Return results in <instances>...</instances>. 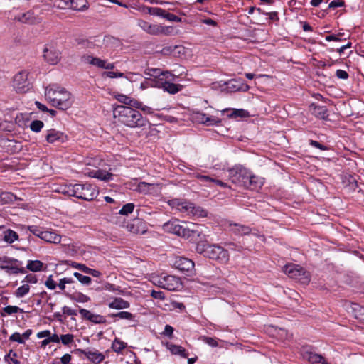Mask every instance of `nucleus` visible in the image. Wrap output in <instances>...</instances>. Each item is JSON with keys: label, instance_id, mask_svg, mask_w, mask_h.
I'll use <instances>...</instances> for the list:
<instances>
[{"label": "nucleus", "instance_id": "nucleus-1", "mask_svg": "<svg viewBox=\"0 0 364 364\" xmlns=\"http://www.w3.org/2000/svg\"><path fill=\"white\" fill-rule=\"evenodd\" d=\"M113 117L119 124L132 129L143 128L148 119L134 107L113 105Z\"/></svg>", "mask_w": 364, "mask_h": 364}, {"label": "nucleus", "instance_id": "nucleus-2", "mask_svg": "<svg viewBox=\"0 0 364 364\" xmlns=\"http://www.w3.org/2000/svg\"><path fill=\"white\" fill-rule=\"evenodd\" d=\"M45 97L53 107L63 110L68 109L73 103L71 94L56 85H50L46 88Z\"/></svg>", "mask_w": 364, "mask_h": 364}, {"label": "nucleus", "instance_id": "nucleus-3", "mask_svg": "<svg viewBox=\"0 0 364 364\" xmlns=\"http://www.w3.org/2000/svg\"><path fill=\"white\" fill-rule=\"evenodd\" d=\"M196 250L198 253L219 264H227L230 260L228 251L218 244L199 242L196 245Z\"/></svg>", "mask_w": 364, "mask_h": 364}, {"label": "nucleus", "instance_id": "nucleus-4", "mask_svg": "<svg viewBox=\"0 0 364 364\" xmlns=\"http://www.w3.org/2000/svg\"><path fill=\"white\" fill-rule=\"evenodd\" d=\"M149 280L154 285L169 291H175L181 287L180 278L164 272L150 274L149 275Z\"/></svg>", "mask_w": 364, "mask_h": 364}, {"label": "nucleus", "instance_id": "nucleus-5", "mask_svg": "<svg viewBox=\"0 0 364 364\" xmlns=\"http://www.w3.org/2000/svg\"><path fill=\"white\" fill-rule=\"evenodd\" d=\"M144 74L150 77L151 87L163 88L168 81H175L176 76L170 71H162L159 68H149L145 70Z\"/></svg>", "mask_w": 364, "mask_h": 364}, {"label": "nucleus", "instance_id": "nucleus-6", "mask_svg": "<svg viewBox=\"0 0 364 364\" xmlns=\"http://www.w3.org/2000/svg\"><path fill=\"white\" fill-rule=\"evenodd\" d=\"M163 229L165 232L173 233L183 237L189 238L193 236L196 233L199 235L197 230H190L189 228H185L183 225L180 224L178 220H170L163 225Z\"/></svg>", "mask_w": 364, "mask_h": 364}, {"label": "nucleus", "instance_id": "nucleus-7", "mask_svg": "<svg viewBox=\"0 0 364 364\" xmlns=\"http://www.w3.org/2000/svg\"><path fill=\"white\" fill-rule=\"evenodd\" d=\"M28 75V71L23 70L14 76L12 86L17 92L26 93L31 89L32 85Z\"/></svg>", "mask_w": 364, "mask_h": 364}, {"label": "nucleus", "instance_id": "nucleus-8", "mask_svg": "<svg viewBox=\"0 0 364 364\" xmlns=\"http://www.w3.org/2000/svg\"><path fill=\"white\" fill-rule=\"evenodd\" d=\"M250 172L248 169L242 166H235L228 170V176L233 183L245 186L247 178H250Z\"/></svg>", "mask_w": 364, "mask_h": 364}, {"label": "nucleus", "instance_id": "nucleus-9", "mask_svg": "<svg viewBox=\"0 0 364 364\" xmlns=\"http://www.w3.org/2000/svg\"><path fill=\"white\" fill-rule=\"evenodd\" d=\"M284 272L289 277L302 284H308L310 281L309 274L299 265L290 264L284 266Z\"/></svg>", "mask_w": 364, "mask_h": 364}, {"label": "nucleus", "instance_id": "nucleus-10", "mask_svg": "<svg viewBox=\"0 0 364 364\" xmlns=\"http://www.w3.org/2000/svg\"><path fill=\"white\" fill-rule=\"evenodd\" d=\"M98 195L96 188L90 184H75V197L85 200H92Z\"/></svg>", "mask_w": 364, "mask_h": 364}, {"label": "nucleus", "instance_id": "nucleus-11", "mask_svg": "<svg viewBox=\"0 0 364 364\" xmlns=\"http://www.w3.org/2000/svg\"><path fill=\"white\" fill-rule=\"evenodd\" d=\"M81 61L85 64H87L101 69L113 70L114 68V64L113 63H109L107 60L101 59L91 55H82L81 57Z\"/></svg>", "mask_w": 364, "mask_h": 364}, {"label": "nucleus", "instance_id": "nucleus-12", "mask_svg": "<svg viewBox=\"0 0 364 364\" xmlns=\"http://www.w3.org/2000/svg\"><path fill=\"white\" fill-rule=\"evenodd\" d=\"M43 58L49 64L56 65L61 59V52L54 45H46L43 49Z\"/></svg>", "mask_w": 364, "mask_h": 364}, {"label": "nucleus", "instance_id": "nucleus-13", "mask_svg": "<svg viewBox=\"0 0 364 364\" xmlns=\"http://www.w3.org/2000/svg\"><path fill=\"white\" fill-rule=\"evenodd\" d=\"M139 26L146 33L151 35H168L171 33V27L162 26L157 24H151L146 21H141Z\"/></svg>", "mask_w": 364, "mask_h": 364}, {"label": "nucleus", "instance_id": "nucleus-14", "mask_svg": "<svg viewBox=\"0 0 364 364\" xmlns=\"http://www.w3.org/2000/svg\"><path fill=\"white\" fill-rule=\"evenodd\" d=\"M162 185L159 183H149L144 181L138 183L135 191L145 195L158 196L161 194Z\"/></svg>", "mask_w": 364, "mask_h": 364}, {"label": "nucleus", "instance_id": "nucleus-15", "mask_svg": "<svg viewBox=\"0 0 364 364\" xmlns=\"http://www.w3.org/2000/svg\"><path fill=\"white\" fill-rule=\"evenodd\" d=\"M167 203L172 208H176L183 214L191 215L193 203L179 198L168 200Z\"/></svg>", "mask_w": 364, "mask_h": 364}, {"label": "nucleus", "instance_id": "nucleus-16", "mask_svg": "<svg viewBox=\"0 0 364 364\" xmlns=\"http://www.w3.org/2000/svg\"><path fill=\"white\" fill-rule=\"evenodd\" d=\"M46 140L49 144H62L68 141V136L61 131L50 129L46 131Z\"/></svg>", "mask_w": 364, "mask_h": 364}, {"label": "nucleus", "instance_id": "nucleus-17", "mask_svg": "<svg viewBox=\"0 0 364 364\" xmlns=\"http://www.w3.org/2000/svg\"><path fill=\"white\" fill-rule=\"evenodd\" d=\"M79 313L82 319L87 320L95 324H105L107 322L104 316L94 314L87 309L80 308Z\"/></svg>", "mask_w": 364, "mask_h": 364}, {"label": "nucleus", "instance_id": "nucleus-18", "mask_svg": "<svg viewBox=\"0 0 364 364\" xmlns=\"http://www.w3.org/2000/svg\"><path fill=\"white\" fill-rule=\"evenodd\" d=\"M84 174L88 177L95 178L103 181H109L113 178L112 173L100 168L90 170L88 168H86L84 170Z\"/></svg>", "mask_w": 364, "mask_h": 364}, {"label": "nucleus", "instance_id": "nucleus-19", "mask_svg": "<svg viewBox=\"0 0 364 364\" xmlns=\"http://www.w3.org/2000/svg\"><path fill=\"white\" fill-rule=\"evenodd\" d=\"M86 0H60L58 6L60 8H70L75 11H84L87 9Z\"/></svg>", "mask_w": 364, "mask_h": 364}, {"label": "nucleus", "instance_id": "nucleus-20", "mask_svg": "<svg viewBox=\"0 0 364 364\" xmlns=\"http://www.w3.org/2000/svg\"><path fill=\"white\" fill-rule=\"evenodd\" d=\"M173 266L181 272H188L193 269L194 262L186 257H176L173 261Z\"/></svg>", "mask_w": 364, "mask_h": 364}, {"label": "nucleus", "instance_id": "nucleus-21", "mask_svg": "<svg viewBox=\"0 0 364 364\" xmlns=\"http://www.w3.org/2000/svg\"><path fill=\"white\" fill-rule=\"evenodd\" d=\"M18 239L19 237L16 232L6 228L4 226H0V242L3 241L7 244H12Z\"/></svg>", "mask_w": 364, "mask_h": 364}, {"label": "nucleus", "instance_id": "nucleus-22", "mask_svg": "<svg viewBox=\"0 0 364 364\" xmlns=\"http://www.w3.org/2000/svg\"><path fill=\"white\" fill-rule=\"evenodd\" d=\"M301 355L303 359L308 361L310 364H328L320 354L303 350Z\"/></svg>", "mask_w": 364, "mask_h": 364}, {"label": "nucleus", "instance_id": "nucleus-23", "mask_svg": "<svg viewBox=\"0 0 364 364\" xmlns=\"http://www.w3.org/2000/svg\"><path fill=\"white\" fill-rule=\"evenodd\" d=\"M162 344L166 347L172 355H178L183 358H187L188 357V351L181 346L176 345L171 342H162Z\"/></svg>", "mask_w": 364, "mask_h": 364}, {"label": "nucleus", "instance_id": "nucleus-24", "mask_svg": "<svg viewBox=\"0 0 364 364\" xmlns=\"http://www.w3.org/2000/svg\"><path fill=\"white\" fill-rule=\"evenodd\" d=\"M128 230L134 234H144L146 232V224L140 219H135L127 225Z\"/></svg>", "mask_w": 364, "mask_h": 364}, {"label": "nucleus", "instance_id": "nucleus-25", "mask_svg": "<svg viewBox=\"0 0 364 364\" xmlns=\"http://www.w3.org/2000/svg\"><path fill=\"white\" fill-rule=\"evenodd\" d=\"M81 351L85 356L93 363L98 364L102 362L105 359V355L97 350H83Z\"/></svg>", "mask_w": 364, "mask_h": 364}, {"label": "nucleus", "instance_id": "nucleus-26", "mask_svg": "<svg viewBox=\"0 0 364 364\" xmlns=\"http://www.w3.org/2000/svg\"><path fill=\"white\" fill-rule=\"evenodd\" d=\"M263 183V178L255 176L250 172V178H247V183H246L245 187L251 190H257L262 187Z\"/></svg>", "mask_w": 364, "mask_h": 364}, {"label": "nucleus", "instance_id": "nucleus-27", "mask_svg": "<svg viewBox=\"0 0 364 364\" xmlns=\"http://www.w3.org/2000/svg\"><path fill=\"white\" fill-rule=\"evenodd\" d=\"M310 110L312 114L319 119H326L328 118V110L325 106H319L312 104L310 106Z\"/></svg>", "mask_w": 364, "mask_h": 364}, {"label": "nucleus", "instance_id": "nucleus-28", "mask_svg": "<svg viewBox=\"0 0 364 364\" xmlns=\"http://www.w3.org/2000/svg\"><path fill=\"white\" fill-rule=\"evenodd\" d=\"M108 306L112 309L121 310L128 309L130 306V304L121 297H116L108 304Z\"/></svg>", "mask_w": 364, "mask_h": 364}, {"label": "nucleus", "instance_id": "nucleus-29", "mask_svg": "<svg viewBox=\"0 0 364 364\" xmlns=\"http://www.w3.org/2000/svg\"><path fill=\"white\" fill-rule=\"evenodd\" d=\"M223 113L228 112V116L230 118L247 117L250 116L248 111L243 109H229L226 108L222 110Z\"/></svg>", "mask_w": 364, "mask_h": 364}, {"label": "nucleus", "instance_id": "nucleus-30", "mask_svg": "<svg viewBox=\"0 0 364 364\" xmlns=\"http://www.w3.org/2000/svg\"><path fill=\"white\" fill-rule=\"evenodd\" d=\"M41 240L49 243L59 244L61 241V236L57 234L55 231L45 230Z\"/></svg>", "mask_w": 364, "mask_h": 364}, {"label": "nucleus", "instance_id": "nucleus-31", "mask_svg": "<svg viewBox=\"0 0 364 364\" xmlns=\"http://www.w3.org/2000/svg\"><path fill=\"white\" fill-rule=\"evenodd\" d=\"M115 98L120 103L123 104L122 105L134 107V105H139L138 100L124 94H117L115 95Z\"/></svg>", "mask_w": 364, "mask_h": 364}, {"label": "nucleus", "instance_id": "nucleus-32", "mask_svg": "<svg viewBox=\"0 0 364 364\" xmlns=\"http://www.w3.org/2000/svg\"><path fill=\"white\" fill-rule=\"evenodd\" d=\"M230 230L238 235H245L250 232V228L248 226L237 223L230 224Z\"/></svg>", "mask_w": 364, "mask_h": 364}, {"label": "nucleus", "instance_id": "nucleus-33", "mask_svg": "<svg viewBox=\"0 0 364 364\" xmlns=\"http://www.w3.org/2000/svg\"><path fill=\"white\" fill-rule=\"evenodd\" d=\"M127 347V343L117 338H114L111 346L112 350L118 354H122Z\"/></svg>", "mask_w": 364, "mask_h": 364}, {"label": "nucleus", "instance_id": "nucleus-34", "mask_svg": "<svg viewBox=\"0 0 364 364\" xmlns=\"http://www.w3.org/2000/svg\"><path fill=\"white\" fill-rule=\"evenodd\" d=\"M56 191L64 195L75 197V184H63L60 185Z\"/></svg>", "mask_w": 364, "mask_h": 364}, {"label": "nucleus", "instance_id": "nucleus-35", "mask_svg": "<svg viewBox=\"0 0 364 364\" xmlns=\"http://www.w3.org/2000/svg\"><path fill=\"white\" fill-rule=\"evenodd\" d=\"M173 81H168L165 85L163 87V90L170 94H176L181 91L183 88V86L179 84H175L173 82Z\"/></svg>", "mask_w": 364, "mask_h": 364}, {"label": "nucleus", "instance_id": "nucleus-36", "mask_svg": "<svg viewBox=\"0 0 364 364\" xmlns=\"http://www.w3.org/2000/svg\"><path fill=\"white\" fill-rule=\"evenodd\" d=\"M70 300L77 303H87L90 301V298L81 292H75L69 295Z\"/></svg>", "mask_w": 364, "mask_h": 364}, {"label": "nucleus", "instance_id": "nucleus-37", "mask_svg": "<svg viewBox=\"0 0 364 364\" xmlns=\"http://www.w3.org/2000/svg\"><path fill=\"white\" fill-rule=\"evenodd\" d=\"M43 263L40 260H28L26 268L31 272H39L42 270Z\"/></svg>", "mask_w": 364, "mask_h": 364}, {"label": "nucleus", "instance_id": "nucleus-38", "mask_svg": "<svg viewBox=\"0 0 364 364\" xmlns=\"http://www.w3.org/2000/svg\"><path fill=\"white\" fill-rule=\"evenodd\" d=\"M110 317H117L120 319L135 321V316L129 311H119L114 314H109Z\"/></svg>", "mask_w": 364, "mask_h": 364}, {"label": "nucleus", "instance_id": "nucleus-39", "mask_svg": "<svg viewBox=\"0 0 364 364\" xmlns=\"http://www.w3.org/2000/svg\"><path fill=\"white\" fill-rule=\"evenodd\" d=\"M191 215L197 218H205L208 215V212L203 208L193 205Z\"/></svg>", "mask_w": 364, "mask_h": 364}, {"label": "nucleus", "instance_id": "nucleus-40", "mask_svg": "<svg viewBox=\"0 0 364 364\" xmlns=\"http://www.w3.org/2000/svg\"><path fill=\"white\" fill-rule=\"evenodd\" d=\"M30 290V287L28 284H23L19 287L14 293V295L17 298H22L28 294Z\"/></svg>", "mask_w": 364, "mask_h": 364}, {"label": "nucleus", "instance_id": "nucleus-41", "mask_svg": "<svg viewBox=\"0 0 364 364\" xmlns=\"http://www.w3.org/2000/svg\"><path fill=\"white\" fill-rule=\"evenodd\" d=\"M75 336L71 333L63 334L60 336V342L63 346H69L74 342Z\"/></svg>", "mask_w": 364, "mask_h": 364}, {"label": "nucleus", "instance_id": "nucleus-42", "mask_svg": "<svg viewBox=\"0 0 364 364\" xmlns=\"http://www.w3.org/2000/svg\"><path fill=\"white\" fill-rule=\"evenodd\" d=\"M14 195L9 192L0 191V205L12 201Z\"/></svg>", "mask_w": 364, "mask_h": 364}, {"label": "nucleus", "instance_id": "nucleus-43", "mask_svg": "<svg viewBox=\"0 0 364 364\" xmlns=\"http://www.w3.org/2000/svg\"><path fill=\"white\" fill-rule=\"evenodd\" d=\"M44 123L41 120H33L30 124V129L34 132H39L43 129Z\"/></svg>", "mask_w": 364, "mask_h": 364}, {"label": "nucleus", "instance_id": "nucleus-44", "mask_svg": "<svg viewBox=\"0 0 364 364\" xmlns=\"http://www.w3.org/2000/svg\"><path fill=\"white\" fill-rule=\"evenodd\" d=\"M134 204L132 203H127L122 206L119 213L121 215H127L128 214L133 212L134 209Z\"/></svg>", "mask_w": 364, "mask_h": 364}, {"label": "nucleus", "instance_id": "nucleus-45", "mask_svg": "<svg viewBox=\"0 0 364 364\" xmlns=\"http://www.w3.org/2000/svg\"><path fill=\"white\" fill-rule=\"evenodd\" d=\"M28 230L34 235L42 239L45 230H43L41 228L36 225H31L28 227Z\"/></svg>", "mask_w": 364, "mask_h": 364}, {"label": "nucleus", "instance_id": "nucleus-46", "mask_svg": "<svg viewBox=\"0 0 364 364\" xmlns=\"http://www.w3.org/2000/svg\"><path fill=\"white\" fill-rule=\"evenodd\" d=\"M64 263L68 264V265H70V266L73 267V268L77 269L83 272L84 273L86 272V270L87 269V267L85 266V264H80V263H77L76 262L66 260V261L64 262Z\"/></svg>", "mask_w": 364, "mask_h": 364}, {"label": "nucleus", "instance_id": "nucleus-47", "mask_svg": "<svg viewBox=\"0 0 364 364\" xmlns=\"http://www.w3.org/2000/svg\"><path fill=\"white\" fill-rule=\"evenodd\" d=\"M73 275L75 277H76L78 281L82 283V284H90L91 283V278L88 276L82 275V274L79 272H74Z\"/></svg>", "mask_w": 364, "mask_h": 364}, {"label": "nucleus", "instance_id": "nucleus-48", "mask_svg": "<svg viewBox=\"0 0 364 364\" xmlns=\"http://www.w3.org/2000/svg\"><path fill=\"white\" fill-rule=\"evenodd\" d=\"M221 123V119L214 116H206L205 125L213 126Z\"/></svg>", "mask_w": 364, "mask_h": 364}, {"label": "nucleus", "instance_id": "nucleus-49", "mask_svg": "<svg viewBox=\"0 0 364 364\" xmlns=\"http://www.w3.org/2000/svg\"><path fill=\"white\" fill-rule=\"evenodd\" d=\"M200 340L211 347H218L219 346L217 339L215 338L204 336L200 337Z\"/></svg>", "mask_w": 364, "mask_h": 364}, {"label": "nucleus", "instance_id": "nucleus-50", "mask_svg": "<svg viewBox=\"0 0 364 364\" xmlns=\"http://www.w3.org/2000/svg\"><path fill=\"white\" fill-rule=\"evenodd\" d=\"M3 310L6 314H7L9 315L16 314L18 312H21V313L23 312V310L22 309H21L16 306H10V305L4 307Z\"/></svg>", "mask_w": 364, "mask_h": 364}, {"label": "nucleus", "instance_id": "nucleus-51", "mask_svg": "<svg viewBox=\"0 0 364 364\" xmlns=\"http://www.w3.org/2000/svg\"><path fill=\"white\" fill-rule=\"evenodd\" d=\"M9 358L13 364H20V361L17 359V353L12 350H10L9 353L6 355L5 359Z\"/></svg>", "mask_w": 364, "mask_h": 364}, {"label": "nucleus", "instance_id": "nucleus-52", "mask_svg": "<svg viewBox=\"0 0 364 364\" xmlns=\"http://www.w3.org/2000/svg\"><path fill=\"white\" fill-rule=\"evenodd\" d=\"M73 282V280L70 277H64L60 279L58 287L60 290H64L65 289V285L68 284H71Z\"/></svg>", "mask_w": 364, "mask_h": 364}, {"label": "nucleus", "instance_id": "nucleus-53", "mask_svg": "<svg viewBox=\"0 0 364 364\" xmlns=\"http://www.w3.org/2000/svg\"><path fill=\"white\" fill-rule=\"evenodd\" d=\"M33 19V14L31 12H26L21 15V17L18 18V20L22 23H30Z\"/></svg>", "mask_w": 364, "mask_h": 364}, {"label": "nucleus", "instance_id": "nucleus-54", "mask_svg": "<svg viewBox=\"0 0 364 364\" xmlns=\"http://www.w3.org/2000/svg\"><path fill=\"white\" fill-rule=\"evenodd\" d=\"M9 340L21 344L24 343V339L23 338L22 335L18 332L12 333L9 337Z\"/></svg>", "mask_w": 364, "mask_h": 364}, {"label": "nucleus", "instance_id": "nucleus-55", "mask_svg": "<svg viewBox=\"0 0 364 364\" xmlns=\"http://www.w3.org/2000/svg\"><path fill=\"white\" fill-rule=\"evenodd\" d=\"M103 75L109 78H118L124 77V74L123 73L114 71L105 72Z\"/></svg>", "mask_w": 364, "mask_h": 364}, {"label": "nucleus", "instance_id": "nucleus-56", "mask_svg": "<svg viewBox=\"0 0 364 364\" xmlns=\"http://www.w3.org/2000/svg\"><path fill=\"white\" fill-rule=\"evenodd\" d=\"M137 105H134V107H135L137 110L141 109V111L147 113V114H152L153 109L150 107H148L146 105H143L141 102L138 101Z\"/></svg>", "mask_w": 364, "mask_h": 364}, {"label": "nucleus", "instance_id": "nucleus-57", "mask_svg": "<svg viewBox=\"0 0 364 364\" xmlns=\"http://www.w3.org/2000/svg\"><path fill=\"white\" fill-rule=\"evenodd\" d=\"M206 116V114L198 112L195 114L194 118L197 122L205 124Z\"/></svg>", "mask_w": 364, "mask_h": 364}, {"label": "nucleus", "instance_id": "nucleus-58", "mask_svg": "<svg viewBox=\"0 0 364 364\" xmlns=\"http://www.w3.org/2000/svg\"><path fill=\"white\" fill-rule=\"evenodd\" d=\"M62 312L66 316H77V311L71 309L69 306H65L62 308Z\"/></svg>", "mask_w": 364, "mask_h": 364}, {"label": "nucleus", "instance_id": "nucleus-59", "mask_svg": "<svg viewBox=\"0 0 364 364\" xmlns=\"http://www.w3.org/2000/svg\"><path fill=\"white\" fill-rule=\"evenodd\" d=\"M46 287L50 290H54L56 287H57V284L55 283V282L52 279V276H50L47 280L46 281V283H45Z\"/></svg>", "mask_w": 364, "mask_h": 364}, {"label": "nucleus", "instance_id": "nucleus-60", "mask_svg": "<svg viewBox=\"0 0 364 364\" xmlns=\"http://www.w3.org/2000/svg\"><path fill=\"white\" fill-rule=\"evenodd\" d=\"M151 296L153 298H154L156 299H159V300H164L165 298V295H164V292L161 291L153 290L151 292Z\"/></svg>", "mask_w": 364, "mask_h": 364}, {"label": "nucleus", "instance_id": "nucleus-61", "mask_svg": "<svg viewBox=\"0 0 364 364\" xmlns=\"http://www.w3.org/2000/svg\"><path fill=\"white\" fill-rule=\"evenodd\" d=\"M177 48H178V46H176L164 47L161 50V53L163 55H168L171 54L173 52V50Z\"/></svg>", "mask_w": 364, "mask_h": 364}, {"label": "nucleus", "instance_id": "nucleus-62", "mask_svg": "<svg viewBox=\"0 0 364 364\" xmlns=\"http://www.w3.org/2000/svg\"><path fill=\"white\" fill-rule=\"evenodd\" d=\"M336 75L338 78L341 80H346L348 78V73L343 70H337L336 72Z\"/></svg>", "mask_w": 364, "mask_h": 364}, {"label": "nucleus", "instance_id": "nucleus-63", "mask_svg": "<svg viewBox=\"0 0 364 364\" xmlns=\"http://www.w3.org/2000/svg\"><path fill=\"white\" fill-rule=\"evenodd\" d=\"M173 333V328L169 325H166L164 328V331L162 333L163 335L171 338Z\"/></svg>", "mask_w": 364, "mask_h": 364}, {"label": "nucleus", "instance_id": "nucleus-64", "mask_svg": "<svg viewBox=\"0 0 364 364\" xmlns=\"http://www.w3.org/2000/svg\"><path fill=\"white\" fill-rule=\"evenodd\" d=\"M100 159H97V158H93V159H87L86 161H85V164L87 166H100Z\"/></svg>", "mask_w": 364, "mask_h": 364}]
</instances>
